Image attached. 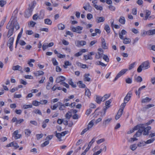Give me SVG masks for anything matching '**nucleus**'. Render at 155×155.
<instances>
[{
  "mask_svg": "<svg viewBox=\"0 0 155 155\" xmlns=\"http://www.w3.org/2000/svg\"><path fill=\"white\" fill-rule=\"evenodd\" d=\"M155 140V139L154 138H153L152 139H149L147 140L146 141H145L146 144H149L151 143L154 141Z\"/></svg>",
  "mask_w": 155,
  "mask_h": 155,
  "instance_id": "obj_45",
  "label": "nucleus"
},
{
  "mask_svg": "<svg viewBox=\"0 0 155 155\" xmlns=\"http://www.w3.org/2000/svg\"><path fill=\"white\" fill-rule=\"evenodd\" d=\"M101 97L97 95L96 99V101L98 104H100L101 102Z\"/></svg>",
  "mask_w": 155,
  "mask_h": 155,
  "instance_id": "obj_43",
  "label": "nucleus"
},
{
  "mask_svg": "<svg viewBox=\"0 0 155 155\" xmlns=\"http://www.w3.org/2000/svg\"><path fill=\"white\" fill-rule=\"evenodd\" d=\"M147 34L149 35H153L155 34V29L148 30L147 32Z\"/></svg>",
  "mask_w": 155,
  "mask_h": 155,
  "instance_id": "obj_23",
  "label": "nucleus"
},
{
  "mask_svg": "<svg viewBox=\"0 0 155 155\" xmlns=\"http://www.w3.org/2000/svg\"><path fill=\"white\" fill-rule=\"evenodd\" d=\"M127 103V102H124L121 105V106H120V110H123L124 107H125V106L126 105V104Z\"/></svg>",
  "mask_w": 155,
  "mask_h": 155,
  "instance_id": "obj_56",
  "label": "nucleus"
},
{
  "mask_svg": "<svg viewBox=\"0 0 155 155\" xmlns=\"http://www.w3.org/2000/svg\"><path fill=\"white\" fill-rule=\"evenodd\" d=\"M90 76L89 74H86L84 75V80L85 81H90L91 80V78L89 77Z\"/></svg>",
  "mask_w": 155,
  "mask_h": 155,
  "instance_id": "obj_20",
  "label": "nucleus"
},
{
  "mask_svg": "<svg viewBox=\"0 0 155 155\" xmlns=\"http://www.w3.org/2000/svg\"><path fill=\"white\" fill-rule=\"evenodd\" d=\"M151 127L150 126L147 127L143 129V134L144 135H148V131L151 129Z\"/></svg>",
  "mask_w": 155,
  "mask_h": 155,
  "instance_id": "obj_13",
  "label": "nucleus"
},
{
  "mask_svg": "<svg viewBox=\"0 0 155 155\" xmlns=\"http://www.w3.org/2000/svg\"><path fill=\"white\" fill-rule=\"evenodd\" d=\"M125 81L127 83L130 84L132 82V80L130 78H128L126 79Z\"/></svg>",
  "mask_w": 155,
  "mask_h": 155,
  "instance_id": "obj_61",
  "label": "nucleus"
},
{
  "mask_svg": "<svg viewBox=\"0 0 155 155\" xmlns=\"http://www.w3.org/2000/svg\"><path fill=\"white\" fill-rule=\"evenodd\" d=\"M95 33H92L91 34V35L92 36H95L97 35V33L100 34L101 32V30L97 28L95 29Z\"/></svg>",
  "mask_w": 155,
  "mask_h": 155,
  "instance_id": "obj_22",
  "label": "nucleus"
},
{
  "mask_svg": "<svg viewBox=\"0 0 155 155\" xmlns=\"http://www.w3.org/2000/svg\"><path fill=\"white\" fill-rule=\"evenodd\" d=\"M52 62L54 65H57L58 64V62L57 61L56 59L55 58H52Z\"/></svg>",
  "mask_w": 155,
  "mask_h": 155,
  "instance_id": "obj_52",
  "label": "nucleus"
},
{
  "mask_svg": "<svg viewBox=\"0 0 155 155\" xmlns=\"http://www.w3.org/2000/svg\"><path fill=\"white\" fill-rule=\"evenodd\" d=\"M131 41V40L128 38H125L123 40V42L124 44H129L130 43Z\"/></svg>",
  "mask_w": 155,
  "mask_h": 155,
  "instance_id": "obj_27",
  "label": "nucleus"
},
{
  "mask_svg": "<svg viewBox=\"0 0 155 155\" xmlns=\"http://www.w3.org/2000/svg\"><path fill=\"white\" fill-rule=\"evenodd\" d=\"M78 66L83 68H88V67L86 64H83L81 63H78Z\"/></svg>",
  "mask_w": 155,
  "mask_h": 155,
  "instance_id": "obj_49",
  "label": "nucleus"
},
{
  "mask_svg": "<svg viewBox=\"0 0 155 155\" xmlns=\"http://www.w3.org/2000/svg\"><path fill=\"white\" fill-rule=\"evenodd\" d=\"M6 2L4 0L0 1V6L1 7H3L6 4Z\"/></svg>",
  "mask_w": 155,
  "mask_h": 155,
  "instance_id": "obj_58",
  "label": "nucleus"
},
{
  "mask_svg": "<svg viewBox=\"0 0 155 155\" xmlns=\"http://www.w3.org/2000/svg\"><path fill=\"white\" fill-rule=\"evenodd\" d=\"M32 104L35 106H38L40 104V102L36 101H32Z\"/></svg>",
  "mask_w": 155,
  "mask_h": 155,
  "instance_id": "obj_46",
  "label": "nucleus"
},
{
  "mask_svg": "<svg viewBox=\"0 0 155 155\" xmlns=\"http://www.w3.org/2000/svg\"><path fill=\"white\" fill-rule=\"evenodd\" d=\"M78 84H79V86L80 88H85L86 87L85 85L81 81H79L78 82Z\"/></svg>",
  "mask_w": 155,
  "mask_h": 155,
  "instance_id": "obj_34",
  "label": "nucleus"
},
{
  "mask_svg": "<svg viewBox=\"0 0 155 155\" xmlns=\"http://www.w3.org/2000/svg\"><path fill=\"white\" fill-rule=\"evenodd\" d=\"M58 29L61 30L64 29L65 28L64 25L62 23L59 24L58 25Z\"/></svg>",
  "mask_w": 155,
  "mask_h": 155,
  "instance_id": "obj_31",
  "label": "nucleus"
},
{
  "mask_svg": "<svg viewBox=\"0 0 155 155\" xmlns=\"http://www.w3.org/2000/svg\"><path fill=\"white\" fill-rule=\"evenodd\" d=\"M135 63L136 62H134L129 65V67L128 68L129 70H130L132 69L134 67Z\"/></svg>",
  "mask_w": 155,
  "mask_h": 155,
  "instance_id": "obj_57",
  "label": "nucleus"
},
{
  "mask_svg": "<svg viewBox=\"0 0 155 155\" xmlns=\"http://www.w3.org/2000/svg\"><path fill=\"white\" fill-rule=\"evenodd\" d=\"M58 105L59 104H58V102L57 103L55 104L53 106H51V108L52 110H55L57 108Z\"/></svg>",
  "mask_w": 155,
  "mask_h": 155,
  "instance_id": "obj_48",
  "label": "nucleus"
},
{
  "mask_svg": "<svg viewBox=\"0 0 155 155\" xmlns=\"http://www.w3.org/2000/svg\"><path fill=\"white\" fill-rule=\"evenodd\" d=\"M19 130H17L15 131L12 134V136L15 139L17 140L21 137V135L20 134H19Z\"/></svg>",
  "mask_w": 155,
  "mask_h": 155,
  "instance_id": "obj_6",
  "label": "nucleus"
},
{
  "mask_svg": "<svg viewBox=\"0 0 155 155\" xmlns=\"http://www.w3.org/2000/svg\"><path fill=\"white\" fill-rule=\"evenodd\" d=\"M132 95V93L131 91H130L127 94L124 99V102L127 103L130 100Z\"/></svg>",
  "mask_w": 155,
  "mask_h": 155,
  "instance_id": "obj_7",
  "label": "nucleus"
},
{
  "mask_svg": "<svg viewBox=\"0 0 155 155\" xmlns=\"http://www.w3.org/2000/svg\"><path fill=\"white\" fill-rule=\"evenodd\" d=\"M12 23H8L6 26V28L8 29L7 36L8 37H10L12 36L13 34L14 31V26L12 25Z\"/></svg>",
  "mask_w": 155,
  "mask_h": 155,
  "instance_id": "obj_3",
  "label": "nucleus"
},
{
  "mask_svg": "<svg viewBox=\"0 0 155 155\" xmlns=\"http://www.w3.org/2000/svg\"><path fill=\"white\" fill-rule=\"evenodd\" d=\"M103 58L104 60V61H106L107 62H109V59L107 55L105 54H103Z\"/></svg>",
  "mask_w": 155,
  "mask_h": 155,
  "instance_id": "obj_44",
  "label": "nucleus"
},
{
  "mask_svg": "<svg viewBox=\"0 0 155 155\" xmlns=\"http://www.w3.org/2000/svg\"><path fill=\"white\" fill-rule=\"evenodd\" d=\"M146 145L145 141H142L138 143L137 144V146L139 147H141L142 146H144Z\"/></svg>",
  "mask_w": 155,
  "mask_h": 155,
  "instance_id": "obj_35",
  "label": "nucleus"
},
{
  "mask_svg": "<svg viewBox=\"0 0 155 155\" xmlns=\"http://www.w3.org/2000/svg\"><path fill=\"white\" fill-rule=\"evenodd\" d=\"M71 65V63L68 61H66L64 63V67L65 68H67L68 66H70Z\"/></svg>",
  "mask_w": 155,
  "mask_h": 155,
  "instance_id": "obj_55",
  "label": "nucleus"
},
{
  "mask_svg": "<svg viewBox=\"0 0 155 155\" xmlns=\"http://www.w3.org/2000/svg\"><path fill=\"white\" fill-rule=\"evenodd\" d=\"M105 20V18L103 17H97L96 18L95 21L97 23L101 22H103Z\"/></svg>",
  "mask_w": 155,
  "mask_h": 155,
  "instance_id": "obj_12",
  "label": "nucleus"
},
{
  "mask_svg": "<svg viewBox=\"0 0 155 155\" xmlns=\"http://www.w3.org/2000/svg\"><path fill=\"white\" fill-rule=\"evenodd\" d=\"M32 107V104H24L23 106V108L24 109H27L28 108H31Z\"/></svg>",
  "mask_w": 155,
  "mask_h": 155,
  "instance_id": "obj_41",
  "label": "nucleus"
},
{
  "mask_svg": "<svg viewBox=\"0 0 155 155\" xmlns=\"http://www.w3.org/2000/svg\"><path fill=\"white\" fill-rule=\"evenodd\" d=\"M101 47L104 49H107V47L106 46V43L105 39L103 38H101Z\"/></svg>",
  "mask_w": 155,
  "mask_h": 155,
  "instance_id": "obj_14",
  "label": "nucleus"
},
{
  "mask_svg": "<svg viewBox=\"0 0 155 155\" xmlns=\"http://www.w3.org/2000/svg\"><path fill=\"white\" fill-rule=\"evenodd\" d=\"M65 80V78L63 76L58 77L56 80V82L57 83L63 82Z\"/></svg>",
  "mask_w": 155,
  "mask_h": 155,
  "instance_id": "obj_10",
  "label": "nucleus"
},
{
  "mask_svg": "<svg viewBox=\"0 0 155 155\" xmlns=\"http://www.w3.org/2000/svg\"><path fill=\"white\" fill-rule=\"evenodd\" d=\"M144 12L145 13L146 16L147 17H149L150 14V11L148 10H145Z\"/></svg>",
  "mask_w": 155,
  "mask_h": 155,
  "instance_id": "obj_53",
  "label": "nucleus"
},
{
  "mask_svg": "<svg viewBox=\"0 0 155 155\" xmlns=\"http://www.w3.org/2000/svg\"><path fill=\"white\" fill-rule=\"evenodd\" d=\"M14 40V38L13 37L10 38L8 40V46L13 45Z\"/></svg>",
  "mask_w": 155,
  "mask_h": 155,
  "instance_id": "obj_26",
  "label": "nucleus"
},
{
  "mask_svg": "<svg viewBox=\"0 0 155 155\" xmlns=\"http://www.w3.org/2000/svg\"><path fill=\"white\" fill-rule=\"evenodd\" d=\"M52 84L53 83H50L49 82H48L46 86V89L48 90L50 89L52 87Z\"/></svg>",
  "mask_w": 155,
  "mask_h": 155,
  "instance_id": "obj_32",
  "label": "nucleus"
},
{
  "mask_svg": "<svg viewBox=\"0 0 155 155\" xmlns=\"http://www.w3.org/2000/svg\"><path fill=\"white\" fill-rule=\"evenodd\" d=\"M151 100V99L147 97L142 99L141 102L142 103H146L149 102Z\"/></svg>",
  "mask_w": 155,
  "mask_h": 155,
  "instance_id": "obj_18",
  "label": "nucleus"
},
{
  "mask_svg": "<svg viewBox=\"0 0 155 155\" xmlns=\"http://www.w3.org/2000/svg\"><path fill=\"white\" fill-rule=\"evenodd\" d=\"M130 149L133 151H134L137 148V147L135 144L131 145L130 146Z\"/></svg>",
  "mask_w": 155,
  "mask_h": 155,
  "instance_id": "obj_40",
  "label": "nucleus"
},
{
  "mask_svg": "<svg viewBox=\"0 0 155 155\" xmlns=\"http://www.w3.org/2000/svg\"><path fill=\"white\" fill-rule=\"evenodd\" d=\"M72 114L71 112H68L65 115V117L67 119H69L71 117Z\"/></svg>",
  "mask_w": 155,
  "mask_h": 155,
  "instance_id": "obj_51",
  "label": "nucleus"
},
{
  "mask_svg": "<svg viewBox=\"0 0 155 155\" xmlns=\"http://www.w3.org/2000/svg\"><path fill=\"white\" fill-rule=\"evenodd\" d=\"M11 21L8 23H12V25L14 26V28L15 27L17 30H18L20 27L19 24L17 21L16 17L15 16H12L11 19Z\"/></svg>",
  "mask_w": 155,
  "mask_h": 155,
  "instance_id": "obj_2",
  "label": "nucleus"
},
{
  "mask_svg": "<svg viewBox=\"0 0 155 155\" xmlns=\"http://www.w3.org/2000/svg\"><path fill=\"white\" fill-rule=\"evenodd\" d=\"M111 120L112 118H111L104 120L102 122V126L104 127H106L107 125L108 124Z\"/></svg>",
  "mask_w": 155,
  "mask_h": 155,
  "instance_id": "obj_9",
  "label": "nucleus"
},
{
  "mask_svg": "<svg viewBox=\"0 0 155 155\" xmlns=\"http://www.w3.org/2000/svg\"><path fill=\"white\" fill-rule=\"evenodd\" d=\"M102 149H101L100 150L97 151L96 152L94 153L93 155H98L102 152Z\"/></svg>",
  "mask_w": 155,
  "mask_h": 155,
  "instance_id": "obj_64",
  "label": "nucleus"
},
{
  "mask_svg": "<svg viewBox=\"0 0 155 155\" xmlns=\"http://www.w3.org/2000/svg\"><path fill=\"white\" fill-rule=\"evenodd\" d=\"M31 133V131L30 130L27 129L25 130V134L27 137H29Z\"/></svg>",
  "mask_w": 155,
  "mask_h": 155,
  "instance_id": "obj_38",
  "label": "nucleus"
},
{
  "mask_svg": "<svg viewBox=\"0 0 155 155\" xmlns=\"http://www.w3.org/2000/svg\"><path fill=\"white\" fill-rule=\"evenodd\" d=\"M12 69L14 71H21L22 69V67L20 66L17 65L15 66H13L12 68Z\"/></svg>",
  "mask_w": 155,
  "mask_h": 155,
  "instance_id": "obj_19",
  "label": "nucleus"
},
{
  "mask_svg": "<svg viewBox=\"0 0 155 155\" xmlns=\"http://www.w3.org/2000/svg\"><path fill=\"white\" fill-rule=\"evenodd\" d=\"M36 5V2L35 1H33L29 5V7L28 10L25 12V17L26 18H28L31 16L32 14V12Z\"/></svg>",
  "mask_w": 155,
  "mask_h": 155,
  "instance_id": "obj_1",
  "label": "nucleus"
},
{
  "mask_svg": "<svg viewBox=\"0 0 155 155\" xmlns=\"http://www.w3.org/2000/svg\"><path fill=\"white\" fill-rule=\"evenodd\" d=\"M48 102V101L46 100H41L40 101V104H45Z\"/></svg>",
  "mask_w": 155,
  "mask_h": 155,
  "instance_id": "obj_62",
  "label": "nucleus"
},
{
  "mask_svg": "<svg viewBox=\"0 0 155 155\" xmlns=\"http://www.w3.org/2000/svg\"><path fill=\"white\" fill-rule=\"evenodd\" d=\"M23 31V28H22L21 29L20 32H19V33L18 34V35L17 39H16V45H17V44L18 42L19 41V39H20V38H21V37L22 35V34Z\"/></svg>",
  "mask_w": 155,
  "mask_h": 155,
  "instance_id": "obj_16",
  "label": "nucleus"
},
{
  "mask_svg": "<svg viewBox=\"0 0 155 155\" xmlns=\"http://www.w3.org/2000/svg\"><path fill=\"white\" fill-rule=\"evenodd\" d=\"M58 104H59L58 105L60 106L59 108V110H64L65 108L64 104L60 102H58Z\"/></svg>",
  "mask_w": 155,
  "mask_h": 155,
  "instance_id": "obj_25",
  "label": "nucleus"
},
{
  "mask_svg": "<svg viewBox=\"0 0 155 155\" xmlns=\"http://www.w3.org/2000/svg\"><path fill=\"white\" fill-rule=\"evenodd\" d=\"M145 126H146V124H140L135 126V128L137 129V130L139 128L143 129V130L145 128L144 127Z\"/></svg>",
  "mask_w": 155,
  "mask_h": 155,
  "instance_id": "obj_15",
  "label": "nucleus"
},
{
  "mask_svg": "<svg viewBox=\"0 0 155 155\" xmlns=\"http://www.w3.org/2000/svg\"><path fill=\"white\" fill-rule=\"evenodd\" d=\"M67 132L66 131L62 132L61 133H56V136L58 139V140L60 141H62L61 138L62 137L64 136L66 134Z\"/></svg>",
  "mask_w": 155,
  "mask_h": 155,
  "instance_id": "obj_5",
  "label": "nucleus"
},
{
  "mask_svg": "<svg viewBox=\"0 0 155 155\" xmlns=\"http://www.w3.org/2000/svg\"><path fill=\"white\" fill-rule=\"evenodd\" d=\"M94 6L97 10L101 11L103 10V8L102 7L100 6H98L97 5H94Z\"/></svg>",
  "mask_w": 155,
  "mask_h": 155,
  "instance_id": "obj_50",
  "label": "nucleus"
},
{
  "mask_svg": "<svg viewBox=\"0 0 155 155\" xmlns=\"http://www.w3.org/2000/svg\"><path fill=\"white\" fill-rule=\"evenodd\" d=\"M128 71L127 69H123L120 71L118 74L120 77Z\"/></svg>",
  "mask_w": 155,
  "mask_h": 155,
  "instance_id": "obj_28",
  "label": "nucleus"
},
{
  "mask_svg": "<svg viewBox=\"0 0 155 155\" xmlns=\"http://www.w3.org/2000/svg\"><path fill=\"white\" fill-rule=\"evenodd\" d=\"M87 51V49H82L80 50V51L78 52V56L81 55L83 53Z\"/></svg>",
  "mask_w": 155,
  "mask_h": 155,
  "instance_id": "obj_30",
  "label": "nucleus"
},
{
  "mask_svg": "<svg viewBox=\"0 0 155 155\" xmlns=\"http://www.w3.org/2000/svg\"><path fill=\"white\" fill-rule=\"evenodd\" d=\"M85 95L87 96L89 98L90 97L91 95V93L90 91L87 88H86L85 89Z\"/></svg>",
  "mask_w": 155,
  "mask_h": 155,
  "instance_id": "obj_21",
  "label": "nucleus"
},
{
  "mask_svg": "<svg viewBox=\"0 0 155 155\" xmlns=\"http://www.w3.org/2000/svg\"><path fill=\"white\" fill-rule=\"evenodd\" d=\"M95 140V137L93 138L91 140V141L89 143L86 149L83 152L81 155H85L86 152L88 151L91 147V144L90 145V143H91L92 144Z\"/></svg>",
  "mask_w": 155,
  "mask_h": 155,
  "instance_id": "obj_4",
  "label": "nucleus"
},
{
  "mask_svg": "<svg viewBox=\"0 0 155 155\" xmlns=\"http://www.w3.org/2000/svg\"><path fill=\"white\" fill-rule=\"evenodd\" d=\"M95 120L94 119H93L91 120L90 122L88 123L87 128L89 130L93 126L94 123V122Z\"/></svg>",
  "mask_w": 155,
  "mask_h": 155,
  "instance_id": "obj_17",
  "label": "nucleus"
},
{
  "mask_svg": "<svg viewBox=\"0 0 155 155\" xmlns=\"http://www.w3.org/2000/svg\"><path fill=\"white\" fill-rule=\"evenodd\" d=\"M109 9L111 11H114L115 9V7L111 5H110L108 6Z\"/></svg>",
  "mask_w": 155,
  "mask_h": 155,
  "instance_id": "obj_63",
  "label": "nucleus"
},
{
  "mask_svg": "<svg viewBox=\"0 0 155 155\" xmlns=\"http://www.w3.org/2000/svg\"><path fill=\"white\" fill-rule=\"evenodd\" d=\"M104 29L105 30L107 33H109L110 32V28L108 25H105Z\"/></svg>",
  "mask_w": 155,
  "mask_h": 155,
  "instance_id": "obj_37",
  "label": "nucleus"
},
{
  "mask_svg": "<svg viewBox=\"0 0 155 155\" xmlns=\"http://www.w3.org/2000/svg\"><path fill=\"white\" fill-rule=\"evenodd\" d=\"M48 47V44L47 43H44L42 46L43 50V51L45 50Z\"/></svg>",
  "mask_w": 155,
  "mask_h": 155,
  "instance_id": "obj_47",
  "label": "nucleus"
},
{
  "mask_svg": "<svg viewBox=\"0 0 155 155\" xmlns=\"http://www.w3.org/2000/svg\"><path fill=\"white\" fill-rule=\"evenodd\" d=\"M77 112V110H76L75 109L73 110V114H75L73 116V118L74 119H78V115L76 114Z\"/></svg>",
  "mask_w": 155,
  "mask_h": 155,
  "instance_id": "obj_42",
  "label": "nucleus"
},
{
  "mask_svg": "<svg viewBox=\"0 0 155 155\" xmlns=\"http://www.w3.org/2000/svg\"><path fill=\"white\" fill-rule=\"evenodd\" d=\"M12 147H13L15 149H16L19 147L18 144L15 142H11Z\"/></svg>",
  "mask_w": 155,
  "mask_h": 155,
  "instance_id": "obj_29",
  "label": "nucleus"
},
{
  "mask_svg": "<svg viewBox=\"0 0 155 155\" xmlns=\"http://www.w3.org/2000/svg\"><path fill=\"white\" fill-rule=\"evenodd\" d=\"M33 112L35 114H38L40 115H41L42 114L41 111L38 109H35L33 111Z\"/></svg>",
  "mask_w": 155,
  "mask_h": 155,
  "instance_id": "obj_60",
  "label": "nucleus"
},
{
  "mask_svg": "<svg viewBox=\"0 0 155 155\" xmlns=\"http://www.w3.org/2000/svg\"><path fill=\"white\" fill-rule=\"evenodd\" d=\"M83 8L85 10H88L89 12L91 11L92 8L89 3H87L83 7Z\"/></svg>",
  "mask_w": 155,
  "mask_h": 155,
  "instance_id": "obj_11",
  "label": "nucleus"
},
{
  "mask_svg": "<svg viewBox=\"0 0 155 155\" xmlns=\"http://www.w3.org/2000/svg\"><path fill=\"white\" fill-rule=\"evenodd\" d=\"M44 22L45 24L48 25H51L52 23V21L49 19L46 18L44 20Z\"/></svg>",
  "mask_w": 155,
  "mask_h": 155,
  "instance_id": "obj_24",
  "label": "nucleus"
},
{
  "mask_svg": "<svg viewBox=\"0 0 155 155\" xmlns=\"http://www.w3.org/2000/svg\"><path fill=\"white\" fill-rule=\"evenodd\" d=\"M136 80L137 82H141L142 81V78L141 77L138 76L136 79Z\"/></svg>",
  "mask_w": 155,
  "mask_h": 155,
  "instance_id": "obj_59",
  "label": "nucleus"
},
{
  "mask_svg": "<svg viewBox=\"0 0 155 155\" xmlns=\"http://www.w3.org/2000/svg\"><path fill=\"white\" fill-rule=\"evenodd\" d=\"M141 65L142 66V68L143 69H147L148 68L150 67V63L148 61H146L143 62L142 63Z\"/></svg>",
  "mask_w": 155,
  "mask_h": 155,
  "instance_id": "obj_8",
  "label": "nucleus"
},
{
  "mask_svg": "<svg viewBox=\"0 0 155 155\" xmlns=\"http://www.w3.org/2000/svg\"><path fill=\"white\" fill-rule=\"evenodd\" d=\"M84 59L86 60L88 59L92 60L93 59L92 57L89 54L85 55H84Z\"/></svg>",
  "mask_w": 155,
  "mask_h": 155,
  "instance_id": "obj_39",
  "label": "nucleus"
},
{
  "mask_svg": "<svg viewBox=\"0 0 155 155\" xmlns=\"http://www.w3.org/2000/svg\"><path fill=\"white\" fill-rule=\"evenodd\" d=\"M119 22L122 24H124L125 23V19L124 17L121 16L119 19Z\"/></svg>",
  "mask_w": 155,
  "mask_h": 155,
  "instance_id": "obj_33",
  "label": "nucleus"
},
{
  "mask_svg": "<svg viewBox=\"0 0 155 155\" xmlns=\"http://www.w3.org/2000/svg\"><path fill=\"white\" fill-rule=\"evenodd\" d=\"M36 24V23L35 22L31 21L28 23V25L29 27H33L35 26Z\"/></svg>",
  "mask_w": 155,
  "mask_h": 155,
  "instance_id": "obj_36",
  "label": "nucleus"
},
{
  "mask_svg": "<svg viewBox=\"0 0 155 155\" xmlns=\"http://www.w3.org/2000/svg\"><path fill=\"white\" fill-rule=\"evenodd\" d=\"M146 87V86H143L140 87L138 90V96L140 97V94L141 93V91L143 89L145 88Z\"/></svg>",
  "mask_w": 155,
  "mask_h": 155,
  "instance_id": "obj_54",
  "label": "nucleus"
}]
</instances>
